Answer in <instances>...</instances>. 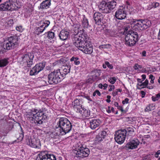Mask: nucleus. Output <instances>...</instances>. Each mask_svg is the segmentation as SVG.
Wrapping results in <instances>:
<instances>
[{"label": "nucleus", "instance_id": "69168bd1", "mask_svg": "<svg viewBox=\"0 0 160 160\" xmlns=\"http://www.w3.org/2000/svg\"><path fill=\"white\" fill-rule=\"evenodd\" d=\"M118 94V92L116 91V92H112V95L113 96H115L116 95Z\"/></svg>", "mask_w": 160, "mask_h": 160}, {"label": "nucleus", "instance_id": "ea45409f", "mask_svg": "<svg viewBox=\"0 0 160 160\" xmlns=\"http://www.w3.org/2000/svg\"><path fill=\"white\" fill-rule=\"evenodd\" d=\"M54 37V33L52 32H48V37L49 39H52Z\"/></svg>", "mask_w": 160, "mask_h": 160}, {"label": "nucleus", "instance_id": "2eb2a0df", "mask_svg": "<svg viewBox=\"0 0 160 160\" xmlns=\"http://www.w3.org/2000/svg\"><path fill=\"white\" fill-rule=\"evenodd\" d=\"M40 23L42 24L39 27H37L35 30V32L37 34L39 35L42 33L45 30V28L47 27L50 23L49 20H46L44 21H41Z\"/></svg>", "mask_w": 160, "mask_h": 160}, {"label": "nucleus", "instance_id": "4be33fe9", "mask_svg": "<svg viewBox=\"0 0 160 160\" xmlns=\"http://www.w3.org/2000/svg\"><path fill=\"white\" fill-rule=\"evenodd\" d=\"M71 68L70 65L63 66L61 69H60V72L63 78L65 75L69 73Z\"/></svg>", "mask_w": 160, "mask_h": 160}, {"label": "nucleus", "instance_id": "7ed1b4c3", "mask_svg": "<svg viewBox=\"0 0 160 160\" xmlns=\"http://www.w3.org/2000/svg\"><path fill=\"white\" fill-rule=\"evenodd\" d=\"M116 5V2L115 1L111 0L107 2L103 1L98 7L100 11L102 13H107L110 12L111 10L115 8Z\"/></svg>", "mask_w": 160, "mask_h": 160}, {"label": "nucleus", "instance_id": "e433bc0d", "mask_svg": "<svg viewBox=\"0 0 160 160\" xmlns=\"http://www.w3.org/2000/svg\"><path fill=\"white\" fill-rule=\"evenodd\" d=\"M126 130L127 132H128V135L129 134L130 135L132 136L134 134V131L133 128L130 127H128L127 128V130Z\"/></svg>", "mask_w": 160, "mask_h": 160}, {"label": "nucleus", "instance_id": "393cba45", "mask_svg": "<svg viewBox=\"0 0 160 160\" xmlns=\"http://www.w3.org/2000/svg\"><path fill=\"white\" fill-rule=\"evenodd\" d=\"M69 32L64 30H62L59 34L60 39L62 40H66L68 38Z\"/></svg>", "mask_w": 160, "mask_h": 160}, {"label": "nucleus", "instance_id": "774afa93", "mask_svg": "<svg viewBox=\"0 0 160 160\" xmlns=\"http://www.w3.org/2000/svg\"><path fill=\"white\" fill-rule=\"evenodd\" d=\"M142 56H146V52L145 51H144L142 52Z\"/></svg>", "mask_w": 160, "mask_h": 160}, {"label": "nucleus", "instance_id": "4468645a", "mask_svg": "<svg viewBox=\"0 0 160 160\" xmlns=\"http://www.w3.org/2000/svg\"><path fill=\"white\" fill-rule=\"evenodd\" d=\"M45 67V64L40 62L37 64L33 67L30 72V75H35L42 70Z\"/></svg>", "mask_w": 160, "mask_h": 160}, {"label": "nucleus", "instance_id": "a18cd8bd", "mask_svg": "<svg viewBox=\"0 0 160 160\" xmlns=\"http://www.w3.org/2000/svg\"><path fill=\"white\" fill-rule=\"evenodd\" d=\"M155 77L152 75L150 74L149 76V79H151L150 82L152 84H153L154 83V80L155 79Z\"/></svg>", "mask_w": 160, "mask_h": 160}, {"label": "nucleus", "instance_id": "13d9d810", "mask_svg": "<svg viewBox=\"0 0 160 160\" xmlns=\"http://www.w3.org/2000/svg\"><path fill=\"white\" fill-rule=\"evenodd\" d=\"M117 108L118 110H120L122 112H123L124 111V110L123 109V108H122V106H118L117 107Z\"/></svg>", "mask_w": 160, "mask_h": 160}, {"label": "nucleus", "instance_id": "4d7b16f0", "mask_svg": "<svg viewBox=\"0 0 160 160\" xmlns=\"http://www.w3.org/2000/svg\"><path fill=\"white\" fill-rule=\"evenodd\" d=\"M153 5L155 8H156L159 6V3L157 2H153Z\"/></svg>", "mask_w": 160, "mask_h": 160}, {"label": "nucleus", "instance_id": "6e6552de", "mask_svg": "<svg viewBox=\"0 0 160 160\" xmlns=\"http://www.w3.org/2000/svg\"><path fill=\"white\" fill-rule=\"evenodd\" d=\"M33 110L34 113H35V120L38 123L42 124L47 118L46 115L44 112L43 109H38L36 108H34Z\"/></svg>", "mask_w": 160, "mask_h": 160}, {"label": "nucleus", "instance_id": "f704fd0d", "mask_svg": "<svg viewBox=\"0 0 160 160\" xmlns=\"http://www.w3.org/2000/svg\"><path fill=\"white\" fill-rule=\"evenodd\" d=\"M86 84H82L80 83V84H78L77 85L75 88L76 89H79V90H83L85 89V88L86 87Z\"/></svg>", "mask_w": 160, "mask_h": 160}, {"label": "nucleus", "instance_id": "4c0bfd02", "mask_svg": "<svg viewBox=\"0 0 160 160\" xmlns=\"http://www.w3.org/2000/svg\"><path fill=\"white\" fill-rule=\"evenodd\" d=\"M160 98V93L155 95V96H152V100L154 102L158 100Z\"/></svg>", "mask_w": 160, "mask_h": 160}, {"label": "nucleus", "instance_id": "a878e982", "mask_svg": "<svg viewBox=\"0 0 160 160\" xmlns=\"http://www.w3.org/2000/svg\"><path fill=\"white\" fill-rule=\"evenodd\" d=\"M80 115L83 118H85L88 117L90 114V110L85 108H82L81 110L79 112Z\"/></svg>", "mask_w": 160, "mask_h": 160}, {"label": "nucleus", "instance_id": "b1692460", "mask_svg": "<svg viewBox=\"0 0 160 160\" xmlns=\"http://www.w3.org/2000/svg\"><path fill=\"white\" fill-rule=\"evenodd\" d=\"M82 143L79 146V148L76 151L75 153V157L77 158H83V153Z\"/></svg>", "mask_w": 160, "mask_h": 160}, {"label": "nucleus", "instance_id": "8fccbe9b", "mask_svg": "<svg viewBox=\"0 0 160 160\" xmlns=\"http://www.w3.org/2000/svg\"><path fill=\"white\" fill-rule=\"evenodd\" d=\"M23 137V133H22L19 134V136L17 138L19 140L21 141L22 140Z\"/></svg>", "mask_w": 160, "mask_h": 160}, {"label": "nucleus", "instance_id": "dca6fc26", "mask_svg": "<svg viewBox=\"0 0 160 160\" xmlns=\"http://www.w3.org/2000/svg\"><path fill=\"white\" fill-rule=\"evenodd\" d=\"M26 142L27 145L34 148H38L41 146L40 140L35 138L27 139Z\"/></svg>", "mask_w": 160, "mask_h": 160}, {"label": "nucleus", "instance_id": "f8f14e48", "mask_svg": "<svg viewBox=\"0 0 160 160\" xmlns=\"http://www.w3.org/2000/svg\"><path fill=\"white\" fill-rule=\"evenodd\" d=\"M36 160H57L56 157L52 154H49L43 152L38 155Z\"/></svg>", "mask_w": 160, "mask_h": 160}, {"label": "nucleus", "instance_id": "3c124183", "mask_svg": "<svg viewBox=\"0 0 160 160\" xmlns=\"http://www.w3.org/2000/svg\"><path fill=\"white\" fill-rule=\"evenodd\" d=\"M129 99L126 98L124 100H123L122 102V103L123 104H128V103Z\"/></svg>", "mask_w": 160, "mask_h": 160}, {"label": "nucleus", "instance_id": "423d86ee", "mask_svg": "<svg viewBox=\"0 0 160 160\" xmlns=\"http://www.w3.org/2000/svg\"><path fill=\"white\" fill-rule=\"evenodd\" d=\"M48 82L50 84H56L63 78L60 72V69L55 70L48 75Z\"/></svg>", "mask_w": 160, "mask_h": 160}, {"label": "nucleus", "instance_id": "6e6d98bb", "mask_svg": "<svg viewBox=\"0 0 160 160\" xmlns=\"http://www.w3.org/2000/svg\"><path fill=\"white\" fill-rule=\"evenodd\" d=\"M140 93L141 94V97L142 98H143L145 97L146 94V93L143 91H141Z\"/></svg>", "mask_w": 160, "mask_h": 160}, {"label": "nucleus", "instance_id": "c756f323", "mask_svg": "<svg viewBox=\"0 0 160 160\" xmlns=\"http://www.w3.org/2000/svg\"><path fill=\"white\" fill-rule=\"evenodd\" d=\"M8 63V59H0V68L6 66Z\"/></svg>", "mask_w": 160, "mask_h": 160}, {"label": "nucleus", "instance_id": "a19ab883", "mask_svg": "<svg viewBox=\"0 0 160 160\" xmlns=\"http://www.w3.org/2000/svg\"><path fill=\"white\" fill-rule=\"evenodd\" d=\"M9 132V130L8 129H7V128H4V129H2V132L3 133V136H6L8 133Z\"/></svg>", "mask_w": 160, "mask_h": 160}, {"label": "nucleus", "instance_id": "473e14b6", "mask_svg": "<svg viewBox=\"0 0 160 160\" xmlns=\"http://www.w3.org/2000/svg\"><path fill=\"white\" fill-rule=\"evenodd\" d=\"M79 58L78 57H72L70 59L71 62H73L74 64L76 65H78L80 63V62L78 60Z\"/></svg>", "mask_w": 160, "mask_h": 160}, {"label": "nucleus", "instance_id": "72a5a7b5", "mask_svg": "<svg viewBox=\"0 0 160 160\" xmlns=\"http://www.w3.org/2000/svg\"><path fill=\"white\" fill-rule=\"evenodd\" d=\"M73 105V108L75 111L79 113V112L81 110V109H82V106H80L78 105Z\"/></svg>", "mask_w": 160, "mask_h": 160}, {"label": "nucleus", "instance_id": "5fc2aeb1", "mask_svg": "<svg viewBox=\"0 0 160 160\" xmlns=\"http://www.w3.org/2000/svg\"><path fill=\"white\" fill-rule=\"evenodd\" d=\"M107 99L106 100V101L108 103H109L111 102L110 99L111 98V96L109 95H107Z\"/></svg>", "mask_w": 160, "mask_h": 160}, {"label": "nucleus", "instance_id": "680f3d73", "mask_svg": "<svg viewBox=\"0 0 160 160\" xmlns=\"http://www.w3.org/2000/svg\"><path fill=\"white\" fill-rule=\"evenodd\" d=\"M137 81L138 83L137 86H139V84L140 83H142V81L141 79L139 78H138L137 79Z\"/></svg>", "mask_w": 160, "mask_h": 160}, {"label": "nucleus", "instance_id": "c03bdc74", "mask_svg": "<svg viewBox=\"0 0 160 160\" xmlns=\"http://www.w3.org/2000/svg\"><path fill=\"white\" fill-rule=\"evenodd\" d=\"M133 68L135 70H137L139 68H142V66L141 65H139L138 63H136L133 66Z\"/></svg>", "mask_w": 160, "mask_h": 160}, {"label": "nucleus", "instance_id": "5701e85b", "mask_svg": "<svg viewBox=\"0 0 160 160\" xmlns=\"http://www.w3.org/2000/svg\"><path fill=\"white\" fill-rule=\"evenodd\" d=\"M48 134L50 137L54 139L58 138L60 135H62L61 133L59 131L58 128H57L56 127L55 129V131L53 132H50Z\"/></svg>", "mask_w": 160, "mask_h": 160}, {"label": "nucleus", "instance_id": "1a4fd4ad", "mask_svg": "<svg viewBox=\"0 0 160 160\" xmlns=\"http://www.w3.org/2000/svg\"><path fill=\"white\" fill-rule=\"evenodd\" d=\"M19 43L18 37L16 35L11 36L8 38L6 44V48L10 50L17 47Z\"/></svg>", "mask_w": 160, "mask_h": 160}, {"label": "nucleus", "instance_id": "603ef678", "mask_svg": "<svg viewBox=\"0 0 160 160\" xmlns=\"http://www.w3.org/2000/svg\"><path fill=\"white\" fill-rule=\"evenodd\" d=\"M16 30L20 32H21L22 31V27L21 26L16 27Z\"/></svg>", "mask_w": 160, "mask_h": 160}, {"label": "nucleus", "instance_id": "09e8293b", "mask_svg": "<svg viewBox=\"0 0 160 160\" xmlns=\"http://www.w3.org/2000/svg\"><path fill=\"white\" fill-rule=\"evenodd\" d=\"M105 64L107 65V66L110 69H112L113 68V66L112 64H110L109 62L108 61H106Z\"/></svg>", "mask_w": 160, "mask_h": 160}, {"label": "nucleus", "instance_id": "412c9836", "mask_svg": "<svg viewBox=\"0 0 160 160\" xmlns=\"http://www.w3.org/2000/svg\"><path fill=\"white\" fill-rule=\"evenodd\" d=\"M107 134V132L104 130L100 132L95 139V142L98 144L103 141L105 138Z\"/></svg>", "mask_w": 160, "mask_h": 160}, {"label": "nucleus", "instance_id": "c9c22d12", "mask_svg": "<svg viewBox=\"0 0 160 160\" xmlns=\"http://www.w3.org/2000/svg\"><path fill=\"white\" fill-rule=\"evenodd\" d=\"M155 109L154 105L153 104H150L146 107L145 110L146 111H150Z\"/></svg>", "mask_w": 160, "mask_h": 160}, {"label": "nucleus", "instance_id": "20e7f679", "mask_svg": "<svg viewBox=\"0 0 160 160\" xmlns=\"http://www.w3.org/2000/svg\"><path fill=\"white\" fill-rule=\"evenodd\" d=\"M138 38L139 35L137 32L129 31L125 38V44L130 46H134L138 41Z\"/></svg>", "mask_w": 160, "mask_h": 160}, {"label": "nucleus", "instance_id": "bf43d9fd", "mask_svg": "<svg viewBox=\"0 0 160 160\" xmlns=\"http://www.w3.org/2000/svg\"><path fill=\"white\" fill-rule=\"evenodd\" d=\"M160 154V150H158L157 152L155 153V156L156 158H158V157L159 155Z\"/></svg>", "mask_w": 160, "mask_h": 160}, {"label": "nucleus", "instance_id": "9b49d317", "mask_svg": "<svg viewBox=\"0 0 160 160\" xmlns=\"http://www.w3.org/2000/svg\"><path fill=\"white\" fill-rule=\"evenodd\" d=\"M15 0H9L4 3L0 5V10H6L13 11L17 9V7L16 5Z\"/></svg>", "mask_w": 160, "mask_h": 160}, {"label": "nucleus", "instance_id": "9d476101", "mask_svg": "<svg viewBox=\"0 0 160 160\" xmlns=\"http://www.w3.org/2000/svg\"><path fill=\"white\" fill-rule=\"evenodd\" d=\"M127 133L126 129H120L115 132L114 139L116 142L119 144H122L125 141Z\"/></svg>", "mask_w": 160, "mask_h": 160}, {"label": "nucleus", "instance_id": "c85d7f7f", "mask_svg": "<svg viewBox=\"0 0 160 160\" xmlns=\"http://www.w3.org/2000/svg\"><path fill=\"white\" fill-rule=\"evenodd\" d=\"M91 76L95 80H96L99 78L100 75V72L97 69L94 70L91 72Z\"/></svg>", "mask_w": 160, "mask_h": 160}, {"label": "nucleus", "instance_id": "f03ea898", "mask_svg": "<svg viewBox=\"0 0 160 160\" xmlns=\"http://www.w3.org/2000/svg\"><path fill=\"white\" fill-rule=\"evenodd\" d=\"M56 127L58 128L61 135H64L70 131L72 128V125L68 119L61 118L57 122Z\"/></svg>", "mask_w": 160, "mask_h": 160}, {"label": "nucleus", "instance_id": "de8ad7c7", "mask_svg": "<svg viewBox=\"0 0 160 160\" xmlns=\"http://www.w3.org/2000/svg\"><path fill=\"white\" fill-rule=\"evenodd\" d=\"M116 79L114 77L110 78L108 80L112 84H114L116 82Z\"/></svg>", "mask_w": 160, "mask_h": 160}, {"label": "nucleus", "instance_id": "58836bf2", "mask_svg": "<svg viewBox=\"0 0 160 160\" xmlns=\"http://www.w3.org/2000/svg\"><path fill=\"white\" fill-rule=\"evenodd\" d=\"M82 101L80 99H76L74 101V102H72V105H78L80 106L82 105Z\"/></svg>", "mask_w": 160, "mask_h": 160}, {"label": "nucleus", "instance_id": "864d4df0", "mask_svg": "<svg viewBox=\"0 0 160 160\" xmlns=\"http://www.w3.org/2000/svg\"><path fill=\"white\" fill-rule=\"evenodd\" d=\"M111 107L110 106H108L107 108H106V112L108 113H110L111 112Z\"/></svg>", "mask_w": 160, "mask_h": 160}, {"label": "nucleus", "instance_id": "7c9ffc66", "mask_svg": "<svg viewBox=\"0 0 160 160\" xmlns=\"http://www.w3.org/2000/svg\"><path fill=\"white\" fill-rule=\"evenodd\" d=\"M148 83V81L147 79L143 82H142L139 83V86H137V88L139 89H142L144 88H146Z\"/></svg>", "mask_w": 160, "mask_h": 160}, {"label": "nucleus", "instance_id": "ddd939ff", "mask_svg": "<svg viewBox=\"0 0 160 160\" xmlns=\"http://www.w3.org/2000/svg\"><path fill=\"white\" fill-rule=\"evenodd\" d=\"M140 143L138 139H134L130 141L125 145L127 150L133 149L137 148Z\"/></svg>", "mask_w": 160, "mask_h": 160}, {"label": "nucleus", "instance_id": "49530a36", "mask_svg": "<svg viewBox=\"0 0 160 160\" xmlns=\"http://www.w3.org/2000/svg\"><path fill=\"white\" fill-rule=\"evenodd\" d=\"M110 46V45L109 44L102 45L99 46V48L100 49L106 48H109Z\"/></svg>", "mask_w": 160, "mask_h": 160}, {"label": "nucleus", "instance_id": "f257e3e1", "mask_svg": "<svg viewBox=\"0 0 160 160\" xmlns=\"http://www.w3.org/2000/svg\"><path fill=\"white\" fill-rule=\"evenodd\" d=\"M75 34L72 35L73 45L79 50L85 54H90L93 52V48L89 37L83 29L75 28Z\"/></svg>", "mask_w": 160, "mask_h": 160}, {"label": "nucleus", "instance_id": "2f4dec72", "mask_svg": "<svg viewBox=\"0 0 160 160\" xmlns=\"http://www.w3.org/2000/svg\"><path fill=\"white\" fill-rule=\"evenodd\" d=\"M82 25L84 28H87L89 24L88 19L84 17L82 21Z\"/></svg>", "mask_w": 160, "mask_h": 160}, {"label": "nucleus", "instance_id": "052dcab7", "mask_svg": "<svg viewBox=\"0 0 160 160\" xmlns=\"http://www.w3.org/2000/svg\"><path fill=\"white\" fill-rule=\"evenodd\" d=\"M109 88H109L108 90H112V89H114V86L113 85H109Z\"/></svg>", "mask_w": 160, "mask_h": 160}, {"label": "nucleus", "instance_id": "aec40b11", "mask_svg": "<svg viewBox=\"0 0 160 160\" xmlns=\"http://www.w3.org/2000/svg\"><path fill=\"white\" fill-rule=\"evenodd\" d=\"M34 108L29 109L28 112L25 113L24 114V117L28 120L29 121L31 122L32 123L35 120V113H34L33 110Z\"/></svg>", "mask_w": 160, "mask_h": 160}, {"label": "nucleus", "instance_id": "0e129e2a", "mask_svg": "<svg viewBox=\"0 0 160 160\" xmlns=\"http://www.w3.org/2000/svg\"><path fill=\"white\" fill-rule=\"evenodd\" d=\"M85 97L88 99L89 101H92V99H91L90 97L88 96H85Z\"/></svg>", "mask_w": 160, "mask_h": 160}, {"label": "nucleus", "instance_id": "37998d69", "mask_svg": "<svg viewBox=\"0 0 160 160\" xmlns=\"http://www.w3.org/2000/svg\"><path fill=\"white\" fill-rule=\"evenodd\" d=\"M108 84L105 83L104 84H102V83H100L99 85V87L101 89H106L108 87Z\"/></svg>", "mask_w": 160, "mask_h": 160}, {"label": "nucleus", "instance_id": "39448f33", "mask_svg": "<svg viewBox=\"0 0 160 160\" xmlns=\"http://www.w3.org/2000/svg\"><path fill=\"white\" fill-rule=\"evenodd\" d=\"M33 58V55L30 53L25 54L19 57L18 62L25 67H30L32 64Z\"/></svg>", "mask_w": 160, "mask_h": 160}, {"label": "nucleus", "instance_id": "a211bd4d", "mask_svg": "<svg viewBox=\"0 0 160 160\" xmlns=\"http://www.w3.org/2000/svg\"><path fill=\"white\" fill-rule=\"evenodd\" d=\"M115 15L118 19H123L126 17V12L124 8L121 7L116 11Z\"/></svg>", "mask_w": 160, "mask_h": 160}, {"label": "nucleus", "instance_id": "0eeeda50", "mask_svg": "<svg viewBox=\"0 0 160 160\" xmlns=\"http://www.w3.org/2000/svg\"><path fill=\"white\" fill-rule=\"evenodd\" d=\"M150 22L147 20L133 19V24L135 29L139 30H142L148 28L150 26Z\"/></svg>", "mask_w": 160, "mask_h": 160}, {"label": "nucleus", "instance_id": "79ce46f5", "mask_svg": "<svg viewBox=\"0 0 160 160\" xmlns=\"http://www.w3.org/2000/svg\"><path fill=\"white\" fill-rule=\"evenodd\" d=\"M95 80L93 78L91 75L89 76L86 81L87 83H92Z\"/></svg>", "mask_w": 160, "mask_h": 160}, {"label": "nucleus", "instance_id": "bb28decb", "mask_svg": "<svg viewBox=\"0 0 160 160\" xmlns=\"http://www.w3.org/2000/svg\"><path fill=\"white\" fill-rule=\"evenodd\" d=\"M51 4L49 0H45L40 4V8L41 9L47 8L49 7Z\"/></svg>", "mask_w": 160, "mask_h": 160}, {"label": "nucleus", "instance_id": "338daca9", "mask_svg": "<svg viewBox=\"0 0 160 160\" xmlns=\"http://www.w3.org/2000/svg\"><path fill=\"white\" fill-rule=\"evenodd\" d=\"M142 78V81H144L146 78V76L145 74H143L141 76Z\"/></svg>", "mask_w": 160, "mask_h": 160}, {"label": "nucleus", "instance_id": "e2e57ef3", "mask_svg": "<svg viewBox=\"0 0 160 160\" xmlns=\"http://www.w3.org/2000/svg\"><path fill=\"white\" fill-rule=\"evenodd\" d=\"M146 88H147L149 89H151L153 88V87L152 86H150V85H148V84Z\"/></svg>", "mask_w": 160, "mask_h": 160}, {"label": "nucleus", "instance_id": "6ab92c4d", "mask_svg": "<svg viewBox=\"0 0 160 160\" xmlns=\"http://www.w3.org/2000/svg\"><path fill=\"white\" fill-rule=\"evenodd\" d=\"M89 127L92 130L98 127L101 123V121L98 119L92 118L89 120Z\"/></svg>", "mask_w": 160, "mask_h": 160}, {"label": "nucleus", "instance_id": "f3484780", "mask_svg": "<svg viewBox=\"0 0 160 160\" xmlns=\"http://www.w3.org/2000/svg\"><path fill=\"white\" fill-rule=\"evenodd\" d=\"M103 18L102 14L98 12L95 13L93 16L95 23L98 25H102L103 23Z\"/></svg>", "mask_w": 160, "mask_h": 160}, {"label": "nucleus", "instance_id": "cd10ccee", "mask_svg": "<svg viewBox=\"0 0 160 160\" xmlns=\"http://www.w3.org/2000/svg\"><path fill=\"white\" fill-rule=\"evenodd\" d=\"M83 153V158L87 157L89 155L90 153L89 149L87 147V146L82 143Z\"/></svg>", "mask_w": 160, "mask_h": 160}]
</instances>
